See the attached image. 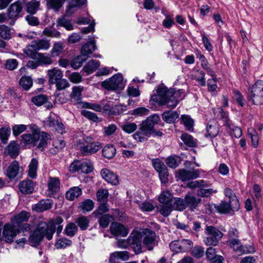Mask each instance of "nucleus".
<instances>
[{"mask_svg": "<svg viewBox=\"0 0 263 263\" xmlns=\"http://www.w3.org/2000/svg\"><path fill=\"white\" fill-rule=\"evenodd\" d=\"M53 235V228H49L46 222H40L34 231L31 233L29 238V242L31 246H38L42 241L44 237L48 240L52 238Z\"/></svg>", "mask_w": 263, "mask_h": 263, "instance_id": "f257e3e1", "label": "nucleus"}, {"mask_svg": "<svg viewBox=\"0 0 263 263\" xmlns=\"http://www.w3.org/2000/svg\"><path fill=\"white\" fill-rule=\"evenodd\" d=\"M19 233L20 229L11 221L4 225L2 222H0V240L1 241L11 243Z\"/></svg>", "mask_w": 263, "mask_h": 263, "instance_id": "f03ea898", "label": "nucleus"}, {"mask_svg": "<svg viewBox=\"0 0 263 263\" xmlns=\"http://www.w3.org/2000/svg\"><path fill=\"white\" fill-rule=\"evenodd\" d=\"M126 82L122 74L118 73L102 82L101 86L108 90L117 91L124 88Z\"/></svg>", "mask_w": 263, "mask_h": 263, "instance_id": "7ed1b4c3", "label": "nucleus"}, {"mask_svg": "<svg viewBox=\"0 0 263 263\" xmlns=\"http://www.w3.org/2000/svg\"><path fill=\"white\" fill-rule=\"evenodd\" d=\"M139 237V244L140 246V253L142 247H146L148 250H152L155 245V233L148 229H145L141 232H134Z\"/></svg>", "mask_w": 263, "mask_h": 263, "instance_id": "20e7f679", "label": "nucleus"}, {"mask_svg": "<svg viewBox=\"0 0 263 263\" xmlns=\"http://www.w3.org/2000/svg\"><path fill=\"white\" fill-rule=\"evenodd\" d=\"M83 143L79 144L80 152L83 156L90 155L98 152L101 148L99 142L94 141L92 137L86 136L83 138Z\"/></svg>", "mask_w": 263, "mask_h": 263, "instance_id": "39448f33", "label": "nucleus"}, {"mask_svg": "<svg viewBox=\"0 0 263 263\" xmlns=\"http://www.w3.org/2000/svg\"><path fill=\"white\" fill-rule=\"evenodd\" d=\"M205 234L203 242L206 246H217L223 237L222 232L213 226H206Z\"/></svg>", "mask_w": 263, "mask_h": 263, "instance_id": "423d86ee", "label": "nucleus"}, {"mask_svg": "<svg viewBox=\"0 0 263 263\" xmlns=\"http://www.w3.org/2000/svg\"><path fill=\"white\" fill-rule=\"evenodd\" d=\"M181 90L175 92L173 89H168L163 84L158 86L153 91L152 99H170L172 97H184V96H179L178 94Z\"/></svg>", "mask_w": 263, "mask_h": 263, "instance_id": "0eeeda50", "label": "nucleus"}, {"mask_svg": "<svg viewBox=\"0 0 263 263\" xmlns=\"http://www.w3.org/2000/svg\"><path fill=\"white\" fill-rule=\"evenodd\" d=\"M139 237L137 234L133 232L127 239H121L118 242L119 248L126 249L130 246L137 254L140 253V246L138 243Z\"/></svg>", "mask_w": 263, "mask_h": 263, "instance_id": "6e6552de", "label": "nucleus"}, {"mask_svg": "<svg viewBox=\"0 0 263 263\" xmlns=\"http://www.w3.org/2000/svg\"><path fill=\"white\" fill-rule=\"evenodd\" d=\"M160 121V118L158 114H153L142 122L140 125V129L151 135V133L154 131L155 125Z\"/></svg>", "mask_w": 263, "mask_h": 263, "instance_id": "1a4fd4ad", "label": "nucleus"}, {"mask_svg": "<svg viewBox=\"0 0 263 263\" xmlns=\"http://www.w3.org/2000/svg\"><path fill=\"white\" fill-rule=\"evenodd\" d=\"M214 113L217 118L222 119V121L224 122V124L231 129L228 115L226 112L223 111L221 108L218 107L215 108L214 110ZM232 135L235 136L236 138H238L241 136L242 132L240 128L238 127H234V128H232Z\"/></svg>", "mask_w": 263, "mask_h": 263, "instance_id": "9d476101", "label": "nucleus"}, {"mask_svg": "<svg viewBox=\"0 0 263 263\" xmlns=\"http://www.w3.org/2000/svg\"><path fill=\"white\" fill-rule=\"evenodd\" d=\"M199 174V170L192 169L187 171L185 169H180L177 171L176 176L182 181H185L198 178Z\"/></svg>", "mask_w": 263, "mask_h": 263, "instance_id": "9b49d317", "label": "nucleus"}, {"mask_svg": "<svg viewBox=\"0 0 263 263\" xmlns=\"http://www.w3.org/2000/svg\"><path fill=\"white\" fill-rule=\"evenodd\" d=\"M153 166L159 173L160 179L162 183H165L168 181V172L166 165L159 159L153 161Z\"/></svg>", "mask_w": 263, "mask_h": 263, "instance_id": "f8f14e48", "label": "nucleus"}, {"mask_svg": "<svg viewBox=\"0 0 263 263\" xmlns=\"http://www.w3.org/2000/svg\"><path fill=\"white\" fill-rule=\"evenodd\" d=\"M87 0H70L66 6V14L70 16L76 13L79 8L87 4Z\"/></svg>", "mask_w": 263, "mask_h": 263, "instance_id": "ddd939ff", "label": "nucleus"}, {"mask_svg": "<svg viewBox=\"0 0 263 263\" xmlns=\"http://www.w3.org/2000/svg\"><path fill=\"white\" fill-rule=\"evenodd\" d=\"M102 177L108 183L112 185H118L119 181L118 176L107 168H103L100 172Z\"/></svg>", "mask_w": 263, "mask_h": 263, "instance_id": "4468645a", "label": "nucleus"}, {"mask_svg": "<svg viewBox=\"0 0 263 263\" xmlns=\"http://www.w3.org/2000/svg\"><path fill=\"white\" fill-rule=\"evenodd\" d=\"M23 169L16 161L12 162L7 169L6 174L10 179H14L21 174Z\"/></svg>", "mask_w": 263, "mask_h": 263, "instance_id": "2eb2a0df", "label": "nucleus"}, {"mask_svg": "<svg viewBox=\"0 0 263 263\" xmlns=\"http://www.w3.org/2000/svg\"><path fill=\"white\" fill-rule=\"evenodd\" d=\"M110 233L115 236H126L128 234V229L119 222H113L110 227Z\"/></svg>", "mask_w": 263, "mask_h": 263, "instance_id": "dca6fc26", "label": "nucleus"}, {"mask_svg": "<svg viewBox=\"0 0 263 263\" xmlns=\"http://www.w3.org/2000/svg\"><path fill=\"white\" fill-rule=\"evenodd\" d=\"M219 132V125L215 120H212L208 123L206 127L205 137L214 138Z\"/></svg>", "mask_w": 263, "mask_h": 263, "instance_id": "f3484780", "label": "nucleus"}, {"mask_svg": "<svg viewBox=\"0 0 263 263\" xmlns=\"http://www.w3.org/2000/svg\"><path fill=\"white\" fill-rule=\"evenodd\" d=\"M30 216V215L29 212L23 211L12 217L11 218L10 221L14 225H16V227L20 229L22 223L27 222Z\"/></svg>", "mask_w": 263, "mask_h": 263, "instance_id": "a211bd4d", "label": "nucleus"}, {"mask_svg": "<svg viewBox=\"0 0 263 263\" xmlns=\"http://www.w3.org/2000/svg\"><path fill=\"white\" fill-rule=\"evenodd\" d=\"M23 8V3L17 1L12 4L8 10V17L11 19L17 18Z\"/></svg>", "mask_w": 263, "mask_h": 263, "instance_id": "6ab92c4d", "label": "nucleus"}, {"mask_svg": "<svg viewBox=\"0 0 263 263\" xmlns=\"http://www.w3.org/2000/svg\"><path fill=\"white\" fill-rule=\"evenodd\" d=\"M47 184V194L49 196L54 195L60 189V182L59 179L57 177H49Z\"/></svg>", "mask_w": 263, "mask_h": 263, "instance_id": "aec40b11", "label": "nucleus"}, {"mask_svg": "<svg viewBox=\"0 0 263 263\" xmlns=\"http://www.w3.org/2000/svg\"><path fill=\"white\" fill-rule=\"evenodd\" d=\"M47 74L49 78V82L52 84L56 83L58 81L60 80L63 76L62 71L56 68L48 70Z\"/></svg>", "mask_w": 263, "mask_h": 263, "instance_id": "412c9836", "label": "nucleus"}, {"mask_svg": "<svg viewBox=\"0 0 263 263\" xmlns=\"http://www.w3.org/2000/svg\"><path fill=\"white\" fill-rule=\"evenodd\" d=\"M186 207L189 206L191 211H194L198 206L201 201V199L197 198L190 193L187 194L185 197Z\"/></svg>", "mask_w": 263, "mask_h": 263, "instance_id": "4be33fe9", "label": "nucleus"}, {"mask_svg": "<svg viewBox=\"0 0 263 263\" xmlns=\"http://www.w3.org/2000/svg\"><path fill=\"white\" fill-rule=\"evenodd\" d=\"M34 183L30 180L21 181L18 184L20 191L23 194H31L34 191Z\"/></svg>", "mask_w": 263, "mask_h": 263, "instance_id": "5701e85b", "label": "nucleus"}, {"mask_svg": "<svg viewBox=\"0 0 263 263\" xmlns=\"http://www.w3.org/2000/svg\"><path fill=\"white\" fill-rule=\"evenodd\" d=\"M129 257L127 251H116L110 254L109 261L111 263H115L119 260H127Z\"/></svg>", "mask_w": 263, "mask_h": 263, "instance_id": "b1692460", "label": "nucleus"}, {"mask_svg": "<svg viewBox=\"0 0 263 263\" xmlns=\"http://www.w3.org/2000/svg\"><path fill=\"white\" fill-rule=\"evenodd\" d=\"M171 205L173 210L182 211L186 208L185 198H175L171 201Z\"/></svg>", "mask_w": 263, "mask_h": 263, "instance_id": "393cba45", "label": "nucleus"}, {"mask_svg": "<svg viewBox=\"0 0 263 263\" xmlns=\"http://www.w3.org/2000/svg\"><path fill=\"white\" fill-rule=\"evenodd\" d=\"M97 48L95 40L90 41L84 44L81 49V53L82 55L87 56L92 53Z\"/></svg>", "mask_w": 263, "mask_h": 263, "instance_id": "a878e982", "label": "nucleus"}, {"mask_svg": "<svg viewBox=\"0 0 263 263\" xmlns=\"http://www.w3.org/2000/svg\"><path fill=\"white\" fill-rule=\"evenodd\" d=\"M162 118L166 123L172 124L179 118V114L175 111H167L162 114Z\"/></svg>", "mask_w": 263, "mask_h": 263, "instance_id": "bb28decb", "label": "nucleus"}, {"mask_svg": "<svg viewBox=\"0 0 263 263\" xmlns=\"http://www.w3.org/2000/svg\"><path fill=\"white\" fill-rule=\"evenodd\" d=\"M22 142L26 145L33 144V145H37V139H40L39 134H25L22 135Z\"/></svg>", "mask_w": 263, "mask_h": 263, "instance_id": "cd10ccee", "label": "nucleus"}, {"mask_svg": "<svg viewBox=\"0 0 263 263\" xmlns=\"http://www.w3.org/2000/svg\"><path fill=\"white\" fill-rule=\"evenodd\" d=\"M252 97L263 98V81H257L252 88Z\"/></svg>", "mask_w": 263, "mask_h": 263, "instance_id": "c85d7f7f", "label": "nucleus"}, {"mask_svg": "<svg viewBox=\"0 0 263 263\" xmlns=\"http://www.w3.org/2000/svg\"><path fill=\"white\" fill-rule=\"evenodd\" d=\"M82 191L81 188L78 186L71 187L66 194L67 199L72 201L81 195Z\"/></svg>", "mask_w": 263, "mask_h": 263, "instance_id": "c756f323", "label": "nucleus"}, {"mask_svg": "<svg viewBox=\"0 0 263 263\" xmlns=\"http://www.w3.org/2000/svg\"><path fill=\"white\" fill-rule=\"evenodd\" d=\"M32 46L37 51L40 50H47L50 47L49 41L44 39L36 40L32 41Z\"/></svg>", "mask_w": 263, "mask_h": 263, "instance_id": "7c9ffc66", "label": "nucleus"}, {"mask_svg": "<svg viewBox=\"0 0 263 263\" xmlns=\"http://www.w3.org/2000/svg\"><path fill=\"white\" fill-rule=\"evenodd\" d=\"M52 205V202L51 200L47 199L42 200L35 205L34 210L37 212H43L50 209Z\"/></svg>", "mask_w": 263, "mask_h": 263, "instance_id": "2f4dec72", "label": "nucleus"}, {"mask_svg": "<svg viewBox=\"0 0 263 263\" xmlns=\"http://www.w3.org/2000/svg\"><path fill=\"white\" fill-rule=\"evenodd\" d=\"M224 194L226 197L229 199V201L233 203V208L235 209H239V201L233 191L231 189L227 187L224 190Z\"/></svg>", "mask_w": 263, "mask_h": 263, "instance_id": "473e14b6", "label": "nucleus"}, {"mask_svg": "<svg viewBox=\"0 0 263 263\" xmlns=\"http://www.w3.org/2000/svg\"><path fill=\"white\" fill-rule=\"evenodd\" d=\"M57 27H63L67 30L70 31L73 29V25L70 20L62 16L58 18L57 21Z\"/></svg>", "mask_w": 263, "mask_h": 263, "instance_id": "72a5a7b5", "label": "nucleus"}, {"mask_svg": "<svg viewBox=\"0 0 263 263\" xmlns=\"http://www.w3.org/2000/svg\"><path fill=\"white\" fill-rule=\"evenodd\" d=\"M218 211L221 213H228L231 211H237L239 209H235L233 206V203L222 201L218 207Z\"/></svg>", "mask_w": 263, "mask_h": 263, "instance_id": "f704fd0d", "label": "nucleus"}, {"mask_svg": "<svg viewBox=\"0 0 263 263\" xmlns=\"http://www.w3.org/2000/svg\"><path fill=\"white\" fill-rule=\"evenodd\" d=\"M229 245L234 250L241 253H247L246 247L242 246L240 241L237 239H232L229 241Z\"/></svg>", "mask_w": 263, "mask_h": 263, "instance_id": "c9c22d12", "label": "nucleus"}, {"mask_svg": "<svg viewBox=\"0 0 263 263\" xmlns=\"http://www.w3.org/2000/svg\"><path fill=\"white\" fill-rule=\"evenodd\" d=\"M28 167V176L32 179L35 178L36 177V172L38 167V161L35 158L32 159Z\"/></svg>", "mask_w": 263, "mask_h": 263, "instance_id": "e433bc0d", "label": "nucleus"}, {"mask_svg": "<svg viewBox=\"0 0 263 263\" xmlns=\"http://www.w3.org/2000/svg\"><path fill=\"white\" fill-rule=\"evenodd\" d=\"M217 193V190H215L212 188H200L197 191V196L203 197V198H208L210 197L211 196L213 195L214 194H216Z\"/></svg>", "mask_w": 263, "mask_h": 263, "instance_id": "4c0bfd02", "label": "nucleus"}, {"mask_svg": "<svg viewBox=\"0 0 263 263\" xmlns=\"http://www.w3.org/2000/svg\"><path fill=\"white\" fill-rule=\"evenodd\" d=\"M116 153V149L112 145H106L102 149V154L104 157L109 159L113 158Z\"/></svg>", "mask_w": 263, "mask_h": 263, "instance_id": "58836bf2", "label": "nucleus"}, {"mask_svg": "<svg viewBox=\"0 0 263 263\" xmlns=\"http://www.w3.org/2000/svg\"><path fill=\"white\" fill-rule=\"evenodd\" d=\"M120 127L126 133L131 134L136 131L137 125L134 122H125L121 124Z\"/></svg>", "mask_w": 263, "mask_h": 263, "instance_id": "ea45409f", "label": "nucleus"}, {"mask_svg": "<svg viewBox=\"0 0 263 263\" xmlns=\"http://www.w3.org/2000/svg\"><path fill=\"white\" fill-rule=\"evenodd\" d=\"M99 65L100 63L99 61L94 60H90L84 67V70L88 73H91L96 70Z\"/></svg>", "mask_w": 263, "mask_h": 263, "instance_id": "a19ab883", "label": "nucleus"}, {"mask_svg": "<svg viewBox=\"0 0 263 263\" xmlns=\"http://www.w3.org/2000/svg\"><path fill=\"white\" fill-rule=\"evenodd\" d=\"M8 153L12 158H15L19 153V148L15 142H11L7 146Z\"/></svg>", "mask_w": 263, "mask_h": 263, "instance_id": "79ce46f5", "label": "nucleus"}, {"mask_svg": "<svg viewBox=\"0 0 263 263\" xmlns=\"http://www.w3.org/2000/svg\"><path fill=\"white\" fill-rule=\"evenodd\" d=\"M78 230V228L76 223L70 222L66 226L64 229L65 234L69 237L75 235Z\"/></svg>", "mask_w": 263, "mask_h": 263, "instance_id": "37998d69", "label": "nucleus"}, {"mask_svg": "<svg viewBox=\"0 0 263 263\" xmlns=\"http://www.w3.org/2000/svg\"><path fill=\"white\" fill-rule=\"evenodd\" d=\"M94 208V202L91 199H86L80 203L79 208L83 213L89 212Z\"/></svg>", "mask_w": 263, "mask_h": 263, "instance_id": "c03bdc74", "label": "nucleus"}, {"mask_svg": "<svg viewBox=\"0 0 263 263\" xmlns=\"http://www.w3.org/2000/svg\"><path fill=\"white\" fill-rule=\"evenodd\" d=\"M70 96L71 98L76 99L85 97L84 88L80 86L73 87Z\"/></svg>", "mask_w": 263, "mask_h": 263, "instance_id": "a18cd8bd", "label": "nucleus"}, {"mask_svg": "<svg viewBox=\"0 0 263 263\" xmlns=\"http://www.w3.org/2000/svg\"><path fill=\"white\" fill-rule=\"evenodd\" d=\"M37 51V50L32 46V43L31 42L30 45L27 46L24 49V52L26 57L35 60L39 54Z\"/></svg>", "mask_w": 263, "mask_h": 263, "instance_id": "49530a36", "label": "nucleus"}, {"mask_svg": "<svg viewBox=\"0 0 263 263\" xmlns=\"http://www.w3.org/2000/svg\"><path fill=\"white\" fill-rule=\"evenodd\" d=\"M248 134L251 139L252 146L254 148L257 147L258 145L259 138L254 128L250 127L248 129Z\"/></svg>", "mask_w": 263, "mask_h": 263, "instance_id": "de8ad7c7", "label": "nucleus"}, {"mask_svg": "<svg viewBox=\"0 0 263 263\" xmlns=\"http://www.w3.org/2000/svg\"><path fill=\"white\" fill-rule=\"evenodd\" d=\"M48 8L58 10L63 5L64 0H46Z\"/></svg>", "mask_w": 263, "mask_h": 263, "instance_id": "09e8293b", "label": "nucleus"}, {"mask_svg": "<svg viewBox=\"0 0 263 263\" xmlns=\"http://www.w3.org/2000/svg\"><path fill=\"white\" fill-rule=\"evenodd\" d=\"M35 60H37L40 64L49 65L52 62L50 57L46 53H39Z\"/></svg>", "mask_w": 263, "mask_h": 263, "instance_id": "8fccbe9b", "label": "nucleus"}, {"mask_svg": "<svg viewBox=\"0 0 263 263\" xmlns=\"http://www.w3.org/2000/svg\"><path fill=\"white\" fill-rule=\"evenodd\" d=\"M78 107L90 108L96 111H101L102 110V107L100 105L95 103L91 104L86 102L79 103Z\"/></svg>", "mask_w": 263, "mask_h": 263, "instance_id": "3c124183", "label": "nucleus"}, {"mask_svg": "<svg viewBox=\"0 0 263 263\" xmlns=\"http://www.w3.org/2000/svg\"><path fill=\"white\" fill-rule=\"evenodd\" d=\"M76 223L78 224L81 230H85L89 226V221L87 217L81 216L76 219Z\"/></svg>", "mask_w": 263, "mask_h": 263, "instance_id": "603ef678", "label": "nucleus"}, {"mask_svg": "<svg viewBox=\"0 0 263 263\" xmlns=\"http://www.w3.org/2000/svg\"><path fill=\"white\" fill-rule=\"evenodd\" d=\"M204 73L200 70H196L193 74L192 78L196 80L201 86L205 85V80L204 79Z\"/></svg>", "mask_w": 263, "mask_h": 263, "instance_id": "864d4df0", "label": "nucleus"}, {"mask_svg": "<svg viewBox=\"0 0 263 263\" xmlns=\"http://www.w3.org/2000/svg\"><path fill=\"white\" fill-rule=\"evenodd\" d=\"M71 244L72 241L70 239L66 238H62L56 241L55 247L57 249H60L69 247Z\"/></svg>", "mask_w": 263, "mask_h": 263, "instance_id": "5fc2aeb1", "label": "nucleus"}, {"mask_svg": "<svg viewBox=\"0 0 263 263\" xmlns=\"http://www.w3.org/2000/svg\"><path fill=\"white\" fill-rule=\"evenodd\" d=\"M80 165V171L85 174L90 173L93 170V164L90 161H81Z\"/></svg>", "mask_w": 263, "mask_h": 263, "instance_id": "6e6d98bb", "label": "nucleus"}, {"mask_svg": "<svg viewBox=\"0 0 263 263\" xmlns=\"http://www.w3.org/2000/svg\"><path fill=\"white\" fill-rule=\"evenodd\" d=\"M181 139L186 145L190 147H194L196 145V141L190 135L186 133L183 134L181 135Z\"/></svg>", "mask_w": 263, "mask_h": 263, "instance_id": "4d7b16f0", "label": "nucleus"}, {"mask_svg": "<svg viewBox=\"0 0 263 263\" xmlns=\"http://www.w3.org/2000/svg\"><path fill=\"white\" fill-rule=\"evenodd\" d=\"M40 134V139H37V143L39 142L37 147L43 149L47 145V141L49 139V135L45 133H42Z\"/></svg>", "mask_w": 263, "mask_h": 263, "instance_id": "13d9d810", "label": "nucleus"}, {"mask_svg": "<svg viewBox=\"0 0 263 263\" xmlns=\"http://www.w3.org/2000/svg\"><path fill=\"white\" fill-rule=\"evenodd\" d=\"M63 49L64 47L62 43H55L51 50V54L53 57H58L62 52Z\"/></svg>", "mask_w": 263, "mask_h": 263, "instance_id": "bf43d9fd", "label": "nucleus"}, {"mask_svg": "<svg viewBox=\"0 0 263 263\" xmlns=\"http://www.w3.org/2000/svg\"><path fill=\"white\" fill-rule=\"evenodd\" d=\"M84 55L81 54L74 58L71 63V67L74 69H78L80 68L86 60V58H84Z\"/></svg>", "mask_w": 263, "mask_h": 263, "instance_id": "052dcab7", "label": "nucleus"}, {"mask_svg": "<svg viewBox=\"0 0 263 263\" xmlns=\"http://www.w3.org/2000/svg\"><path fill=\"white\" fill-rule=\"evenodd\" d=\"M173 208L171 204H162L159 207L160 213L164 217L168 216L172 211Z\"/></svg>", "mask_w": 263, "mask_h": 263, "instance_id": "680f3d73", "label": "nucleus"}, {"mask_svg": "<svg viewBox=\"0 0 263 263\" xmlns=\"http://www.w3.org/2000/svg\"><path fill=\"white\" fill-rule=\"evenodd\" d=\"M180 249L181 252H186L190 250L193 246V242L189 239H180Z\"/></svg>", "mask_w": 263, "mask_h": 263, "instance_id": "e2e57ef3", "label": "nucleus"}, {"mask_svg": "<svg viewBox=\"0 0 263 263\" xmlns=\"http://www.w3.org/2000/svg\"><path fill=\"white\" fill-rule=\"evenodd\" d=\"M181 120L183 124L189 130H193L194 121L189 116L182 115Z\"/></svg>", "mask_w": 263, "mask_h": 263, "instance_id": "0e129e2a", "label": "nucleus"}, {"mask_svg": "<svg viewBox=\"0 0 263 263\" xmlns=\"http://www.w3.org/2000/svg\"><path fill=\"white\" fill-rule=\"evenodd\" d=\"M20 85L25 90H28L32 85V81L29 77H23L20 80Z\"/></svg>", "mask_w": 263, "mask_h": 263, "instance_id": "69168bd1", "label": "nucleus"}, {"mask_svg": "<svg viewBox=\"0 0 263 263\" xmlns=\"http://www.w3.org/2000/svg\"><path fill=\"white\" fill-rule=\"evenodd\" d=\"M40 2L37 1L30 2L26 5V10L27 12L30 14H34L39 9Z\"/></svg>", "mask_w": 263, "mask_h": 263, "instance_id": "338daca9", "label": "nucleus"}, {"mask_svg": "<svg viewBox=\"0 0 263 263\" xmlns=\"http://www.w3.org/2000/svg\"><path fill=\"white\" fill-rule=\"evenodd\" d=\"M172 196L169 192H163L159 196V201L162 204H171Z\"/></svg>", "mask_w": 263, "mask_h": 263, "instance_id": "774afa93", "label": "nucleus"}]
</instances>
